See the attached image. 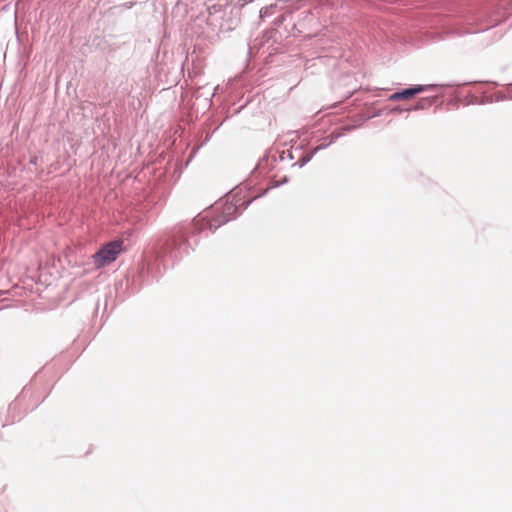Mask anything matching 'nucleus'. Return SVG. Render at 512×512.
Instances as JSON below:
<instances>
[{
    "instance_id": "obj_2",
    "label": "nucleus",
    "mask_w": 512,
    "mask_h": 512,
    "mask_svg": "<svg viewBox=\"0 0 512 512\" xmlns=\"http://www.w3.org/2000/svg\"><path fill=\"white\" fill-rule=\"evenodd\" d=\"M430 86L425 85H415L411 88L404 89L400 92H395L389 96L390 101H400V100H408L415 95L424 92Z\"/></svg>"
},
{
    "instance_id": "obj_1",
    "label": "nucleus",
    "mask_w": 512,
    "mask_h": 512,
    "mask_svg": "<svg viewBox=\"0 0 512 512\" xmlns=\"http://www.w3.org/2000/svg\"><path fill=\"white\" fill-rule=\"evenodd\" d=\"M123 251V241L115 240L104 245L98 252L93 255V261L96 268H101L113 261Z\"/></svg>"
},
{
    "instance_id": "obj_3",
    "label": "nucleus",
    "mask_w": 512,
    "mask_h": 512,
    "mask_svg": "<svg viewBox=\"0 0 512 512\" xmlns=\"http://www.w3.org/2000/svg\"><path fill=\"white\" fill-rule=\"evenodd\" d=\"M227 221L226 218H217L213 220H207L206 217H198L194 219V225L199 229L202 230L205 225L208 226V228L212 231L219 228L221 225H223Z\"/></svg>"
},
{
    "instance_id": "obj_4",
    "label": "nucleus",
    "mask_w": 512,
    "mask_h": 512,
    "mask_svg": "<svg viewBox=\"0 0 512 512\" xmlns=\"http://www.w3.org/2000/svg\"><path fill=\"white\" fill-rule=\"evenodd\" d=\"M510 10L512 11V8Z\"/></svg>"
}]
</instances>
